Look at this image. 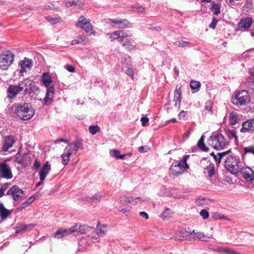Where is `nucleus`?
<instances>
[{
  "label": "nucleus",
  "instance_id": "f257e3e1",
  "mask_svg": "<svg viewBox=\"0 0 254 254\" xmlns=\"http://www.w3.org/2000/svg\"><path fill=\"white\" fill-rule=\"evenodd\" d=\"M11 112L24 121L30 120L35 115V110L31 104L26 102L14 104Z\"/></svg>",
  "mask_w": 254,
  "mask_h": 254
},
{
  "label": "nucleus",
  "instance_id": "f03ea898",
  "mask_svg": "<svg viewBox=\"0 0 254 254\" xmlns=\"http://www.w3.org/2000/svg\"><path fill=\"white\" fill-rule=\"evenodd\" d=\"M41 81L47 87L46 95L44 98V105H48L53 102V98L55 93V88L51 76L48 72L43 73Z\"/></svg>",
  "mask_w": 254,
  "mask_h": 254
},
{
  "label": "nucleus",
  "instance_id": "7ed1b4c3",
  "mask_svg": "<svg viewBox=\"0 0 254 254\" xmlns=\"http://www.w3.org/2000/svg\"><path fill=\"white\" fill-rule=\"evenodd\" d=\"M78 149H83L82 142L81 140H77L73 143H69L61 156L62 163L64 165L67 164L71 155L75 154Z\"/></svg>",
  "mask_w": 254,
  "mask_h": 254
},
{
  "label": "nucleus",
  "instance_id": "20e7f679",
  "mask_svg": "<svg viewBox=\"0 0 254 254\" xmlns=\"http://www.w3.org/2000/svg\"><path fill=\"white\" fill-rule=\"evenodd\" d=\"M225 159L226 169L233 174H237L239 172L243 166L239 158L235 156H227Z\"/></svg>",
  "mask_w": 254,
  "mask_h": 254
},
{
  "label": "nucleus",
  "instance_id": "39448f33",
  "mask_svg": "<svg viewBox=\"0 0 254 254\" xmlns=\"http://www.w3.org/2000/svg\"><path fill=\"white\" fill-rule=\"evenodd\" d=\"M189 157V155H185L179 162L173 163L170 167V175L173 177L178 176L182 174L185 169L189 168V165L187 164Z\"/></svg>",
  "mask_w": 254,
  "mask_h": 254
},
{
  "label": "nucleus",
  "instance_id": "423d86ee",
  "mask_svg": "<svg viewBox=\"0 0 254 254\" xmlns=\"http://www.w3.org/2000/svg\"><path fill=\"white\" fill-rule=\"evenodd\" d=\"M250 99L251 97L248 92L245 90H242L232 97L231 102L234 105L240 107L247 105L250 101Z\"/></svg>",
  "mask_w": 254,
  "mask_h": 254
},
{
  "label": "nucleus",
  "instance_id": "0eeeda50",
  "mask_svg": "<svg viewBox=\"0 0 254 254\" xmlns=\"http://www.w3.org/2000/svg\"><path fill=\"white\" fill-rule=\"evenodd\" d=\"M208 143L213 148L218 150L224 148L227 144L224 136L219 133L212 134L208 139Z\"/></svg>",
  "mask_w": 254,
  "mask_h": 254
},
{
  "label": "nucleus",
  "instance_id": "6e6552de",
  "mask_svg": "<svg viewBox=\"0 0 254 254\" xmlns=\"http://www.w3.org/2000/svg\"><path fill=\"white\" fill-rule=\"evenodd\" d=\"M84 226L76 224L73 227L68 229L57 230L55 233L54 237L57 239H62L64 237L73 233L78 235V233H82V231L84 230Z\"/></svg>",
  "mask_w": 254,
  "mask_h": 254
},
{
  "label": "nucleus",
  "instance_id": "1a4fd4ad",
  "mask_svg": "<svg viewBox=\"0 0 254 254\" xmlns=\"http://www.w3.org/2000/svg\"><path fill=\"white\" fill-rule=\"evenodd\" d=\"M130 200L129 197L126 196H122L120 197L118 201V205L117 206L118 210L125 215L126 216H129L131 212V206L129 205Z\"/></svg>",
  "mask_w": 254,
  "mask_h": 254
},
{
  "label": "nucleus",
  "instance_id": "9d476101",
  "mask_svg": "<svg viewBox=\"0 0 254 254\" xmlns=\"http://www.w3.org/2000/svg\"><path fill=\"white\" fill-rule=\"evenodd\" d=\"M14 55L9 51H6L0 55V68L2 70L7 68L12 64Z\"/></svg>",
  "mask_w": 254,
  "mask_h": 254
},
{
  "label": "nucleus",
  "instance_id": "9b49d317",
  "mask_svg": "<svg viewBox=\"0 0 254 254\" xmlns=\"http://www.w3.org/2000/svg\"><path fill=\"white\" fill-rule=\"evenodd\" d=\"M12 177L10 167L5 162L0 163V178L9 180Z\"/></svg>",
  "mask_w": 254,
  "mask_h": 254
},
{
  "label": "nucleus",
  "instance_id": "f8f14e48",
  "mask_svg": "<svg viewBox=\"0 0 254 254\" xmlns=\"http://www.w3.org/2000/svg\"><path fill=\"white\" fill-rule=\"evenodd\" d=\"M7 194L10 195L14 200L17 201L24 196V193L18 186H13L8 190Z\"/></svg>",
  "mask_w": 254,
  "mask_h": 254
},
{
  "label": "nucleus",
  "instance_id": "ddd939ff",
  "mask_svg": "<svg viewBox=\"0 0 254 254\" xmlns=\"http://www.w3.org/2000/svg\"><path fill=\"white\" fill-rule=\"evenodd\" d=\"M21 90L24 92L25 94L31 93L34 91L35 87L34 83L28 79H25L21 81L18 84Z\"/></svg>",
  "mask_w": 254,
  "mask_h": 254
},
{
  "label": "nucleus",
  "instance_id": "4468645a",
  "mask_svg": "<svg viewBox=\"0 0 254 254\" xmlns=\"http://www.w3.org/2000/svg\"><path fill=\"white\" fill-rule=\"evenodd\" d=\"M107 23L116 28H125L130 27V24L127 22L126 19H109Z\"/></svg>",
  "mask_w": 254,
  "mask_h": 254
},
{
  "label": "nucleus",
  "instance_id": "2eb2a0df",
  "mask_svg": "<svg viewBox=\"0 0 254 254\" xmlns=\"http://www.w3.org/2000/svg\"><path fill=\"white\" fill-rule=\"evenodd\" d=\"M242 177L247 181L253 182L254 181V172L250 167L244 168L243 166L240 171Z\"/></svg>",
  "mask_w": 254,
  "mask_h": 254
},
{
  "label": "nucleus",
  "instance_id": "dca6fc26",
  "mask_svg": "<svg viewBox=\"0 0 254 254\" xmlns=\"http://www.w3.org/2000/svg\"><path fill=\"white\" fill-rule=\"evenodd\" d=\"M242 132H252L254 131V119L244 122L241 129Z\"/></svg>",
  "mask_w": 254,
  "mask_h": 254
},
{
  "label": "nucleus",
  "instance_id": "f3484780",
  "mask_svg": "<svg viewBox=\"0 0 254 254\" xmlns=\"http://www.w3.org/2000/svg\"><path fill=\"white\" fill-rule=\"evenodd\" d=\"M253 22V20L251 17L243 18L239 22L238 27L241 30H247L251 27Z\"/></svg>",
  "mask_w": 254,
  "mask_h": 254
},
{
  "label": "nucleus",
  "instance_id": "a211bd4d",
  "mask_svg": "<svg viewBox=\"0 0 254 254\" xmlns=\"http://www.w3.org/2000/svg\"><path fill=\"white\" fill-rule=\"evenodd\" d=\"M19 65L21 67L20 72L21 73L26 72L31 69L32 65V61L31 60L25 58L23 61L19 62Z\"/></svg>",
  "mask_w": 254,
  "mask_h": 254
},
{
  "label": "nucleus",
  "instance_id": "6ab92c4d",
  "mask_svg": "<svg viewBox=\"0 0 254 254\" xmlns=\"http://www.w3.org/2000/svg\"><path fill=\"white\" fill-rule=\"evenodd\" d=\"M182 100V91L181 87L177 86L176 89L174 91V100L175 101L174 105L178 108V109L180 108V104Z\"/></svg>",
  "mask_w": 254,
  "mask_h": 254
},
{
  "label": "nucleus",
  "instance_id": "aec40b11",
  "mask_svg": "<svg viewBox=\"0 0 254 254\" xmlns=\"http://www.w3.org/2000/svg\"><path fill=\"white\" fill-rule=\"evenodd\" d=\"M51 169V165L47 161L39 172L40 180L43 182Z\"/></svg>",
  "mask_w": 254,
  "mask_h": 254
},
{
  "label": "nucleus",
  "instance_id": "412c9836",
  "mask_svg": "<svg viewBox=\"0 0 254 254\" xmlns=\"http://www.w3.org/2000/svg\"><path fill=\"white\" fill-rule=\"evenodd\" d=\"M119 42L122 43V46L128 51L133 50L135 47L134 41L131 39H121Z\"/></svg>",
  "mask_w": 254,
  "mask_h": 254
},
{
  "label": "nucleus",
  "instance_id": "4be33fe9",
  "mask_svg": "<svg viewBox=\"0 0 254 254\" xmlns=\"http://www.w3.org/2000/svg\"><path fill=\"white\" fill-rule=\"evenodd\" d=\"M21 91L18 85H10L7 88L8 97L13 98Z\"/></svg>",
  "mask_w": 254,
  "mask_h": 254
},
{
  "label": "nucleus",
  "instance_id": "5701e85b",
  "mask_svg": "<svg viewBox=\"0 0 254 254\" xmlns=\"http://www.w3.org/2000/svg\"><path fill=\"white\" fill-rule=\"evenodd\" d=\"M35 225L33 224H21L15 228L16 233H24L31 230Z\"/></svg>",
  "mask_w": 254,
  "mask_h": 254
},
{
  "label": "nucleus",
  "instance_id": "b1692460",
  "mask_svg": "<svg viewBox=\"0 0 254 254\" xmlns=\"http://www.w3.org/2000/svg\"><path fill=\"white\" fill-rule=\"evenodd\" d=\"M215 248H223V249H227L230 250V254H240L238 252H236L235 251L228 248L227 247H224L222 246H219L217 245H214V244H210L208 246V248L212 251L217 253L218 254H226V253L224 252H221L219 251H217L216 250H214L213 249H215Z\"/></svg>",
  "mask_w": 254,
  "mask_h": 254
},
{
  "label": "nucleus",
  "instance_id": "393cba45",
  "mask_svg": "<svg viewBox=\"0 0 254 254\" xmlns=\"http://www.w3.org/2000/svg\"><path fill=\"white\" fill-rule=\"evenodd\" d=\"M14 142V139L12 136H7L4 139V142L3 145L2 151L3 152L7 151L8 149L11 147Z\"/></svg>",
  "mask_w": 254,
  "mask_h": 254
},
{
  "label": "nucleus",
  "instance_id": "a878e982",
  "mask_svg": "<svg viewBox=\"0 0 254 254\" xmlns=\"http://www.w3.org/2000/svg\"><path fill=\"white\" fill-rule=\"evenodd\" d=\"M231 150H228L226 151L218 153L216 155L214 153L212 152L211 155L212 156L217 163L220 164L221 160L224 158V157L230 152Z\"/></svg>",
  "mask_w": 254,
  "mask_h": 254
},
{
  "label": "nucleus",
  "instance_id": "bb28decb",
  "mask_svg": "<svg viewBox=\"0 0 254 254\" xmlns=\"http://www.w3.org/2000/svg\"><path fill=\"white\" fill-rule=\"evenodd\" d=\"M11 213V211L6 209L2 203H0V216L2 219H5Z\"/></svg>",
  "mask_w": 254,
  "mask_h": 254
},
{
  "label": "nucleus",
  "instance_id": "cd10ccee",
  "mask_svg": "<svg viewBox=\"0 0 254 254\" xmlns=\"http://www.w3.org/2000/svg\"><path fill=\"white\" fill-rule=\"evenodd\" d=\"M90 22L88 19L86 18L83 16H81L78 18V21L76 24V26L79 28L83 29L86 25Z\"/></svg>",
  "mask_w": 254,
  "mask_h": 254
},
{
  "label": "nucleus",
  "instance_id": "c85d7f7f",
  "mask_svg": "<svg viewBox=\"0 0 254 254\" xmlns=\"http://www.w3.org/2000/svg\"><path fill=\"white\" fill-rule=\"evenodd\" d=\"M129 198L130 200V203H131L133 204L140 203L143 202L144 201L148 200V198L146 197L145 196L136 197H129Z\"/></svg>",
  "mask_w": 254,
  "mask_h": 254
},
{
  "label": "nucleus",
  "instance_id": "c756f323",
  "mask_svg": "<svg viewBox=\"0 0 254 254\" xmlns=\"http://www.w3.org/2000/svg\"><path fill=\"white\" fill-rule=\"evenodd\" d=\"M36 197L34 195H32L29 197L27 200L23 202L20 205V207L17 208L19 210L25 208L26 207L29 206L35 199Z\"/></svg>",
  "mask_w": 254,
  "mask_h": 254
},
{
  "label": "nucleus",
  "instance_id": "7c9ffc66",
  "mask_svg": "<svg viewBox=\"0 0 254 254\" xmlns=\"http://www.w3.org/2000/svg\"><path fill=\"white\" fill-rule=\"evenodd\" d=\"M87 38L84 35H80L77 37L76 39L73 40L71 41V44L72 45L82 44L83 45L86 43Z\"/></svg>",
  "mask_w": 254,
  "mask_h": 254
},
{
  "label": "nucleus",
  "instance_id": "2f4dec72",
  "mask_svg": "<svg viewBox=\"0 0 254 254\" xmlns=\"http://www.w3.org/2000/svg\"><path fill=\"white\" fill-rule=\"evenodd\" d=\"M46 19L49 21L51 24H55L61 22L62 20L61 17L58 15H56L54 16H47Z\"/></svg>",
  "mask_w": 254,
  "mask_h": 254
},
{
  "label": "nucleus",
  "instance_id": "473e14b6",
  "mask_svg": "<svg viewBox=\"0 0 254 254\" xmlns=\"http://www.w3.org/2000/svg\"><path fill=\"white\" fill-rule=\"evenodd\" d=\"M192 234H193V235L199 240L204 241H208L209 239L210 238V237L207 235H205L201 232L195 233L194 231H193L191 233V235Z\"/></svg>",
  "mask_w": 254,
  "mask_h": 254
},
{
  "label": "nucleus",
  "instance_id": "72a5a7b5",
  "mask_svg": "<svg viewBox=\"0 0 254 254\" xmlns=\"http://www.w3.org/2000/svg\"><path fill=\"white\" fill-rule=\"evenodd\" d=\"M173 212L170 209L166 208L165 210L160 215V217L164 220H167L173 214Z\"/></svg>",
  "mask_w": 254,
  "mask_h": 254
},
{
  "label": "nucleus",
  "instance_id": "f704fd0d",
  "mask_svg": "<svg viewBox=\"0 0 254 254\" xmlns=\"http://www.w3.org/2000/svg\"><path fill=\"white\" fill-rule=\"evenodd\" d=\"M96 230L95 233L99 237L103 236L106 231V227L104 225H98Z\"/></svg>",
  "mask_w": 254,
  "mask_h": 254
},
{
  "label": "nucleus",
  "instance_id": "c9c22d12",
  "mask_svg": "<svg viewBox=\"0 0 254 254\" xmlns=\"http://www.w3.org/2000/svg\"><path fill=\"white\" fill-rule=\"evenodd\" d=\"M229 122L231 125H235L239 121L236 114L232 112L229 115Z\"/></svg>",
  "mask_w": 254,
  "mask_h": 254
},
{
  "label": "nucleus",
  "instance_id": "e433bc0d",
  "mask_svg": "<svg viewBox=\"0 0 254 254\" xmlns=\"http://www.w3.org/2000/svg\"><path fill=\"white\" fill-rule=\"evenodd\" d=\"M205 170L207 171L208 175L210 177H211L215 174V166L213 164L209 163V165L206 167Z\"/></svg>",
  "mask_w": 254,
  "mask_h": 254
},
{
  "label": "nucleus",
  "instance_id": "4c0bfd02",
  "mask_svg": "<svg viewBox=\"0 0 254 254\" xmlns=\"http://www.w3.org/2000/svg\"><path fill=\"white\" fill-rule=\"evenodd\" d=\"M204 137L202 135L198 142V147L203 151H207L208 148L206 147L204 143Z\"/></svg>",
  "mask_w": 254,
  "mask_h": 254
},
{
  "label": "nucleus",
  "instance_id": "58836bf2",
  "mask_svg": "<svg viewBox=\"0 0 254 254\" xmlns=\"http://www.w3.org/2000/svg\"><path fill=\"white\" fill-rule=\"evenodd\" d=\"M243 149L245 154H250L254 156V144L245 147Z\"/></svg>",
  "mask_w": 254,
  "mask_h": 254
},
{
  "label": "nucleus",
  "instance_id": "ea45409f",
  "mask_svg": "<svg viewBox=\"0 0 254 254\" xmlns=\"http://www.w3.org/2000/svg\"><path fill=\"white\" fill-rule=\"evenodd\" d=\"M122 63L125 66L130 65V58L127 55H125L122 58Z\"/></svg>",
  "mask_w": 254,
  "mask_h": 254
},
{
  "label": "nucleus",
  "instance_id": "a19ab883",
  "mask_svg": "<svg viewBox=\"0 0 254 254\" xmlns=\"http://www.w3.org/2000/svg\"><path fill=\"white\" fill-rule=\"evenodd\" d=\"M122 34V30H118L112 33L108 34V35L110 36V37L113 40L118 39L119 38H121V36H123Z\"/></svg>",
  "mask_w": 254,
  "mask_h": 254
},
{
  "label": "nucleus",
  "instance_id": "79ce46f5",
  "mask_svg": "<svg viewBox=\"0 0 254 254\" xmlns=\"http://www.w3.org/2000/svg\"><path fill=\"white\" fill-rule=\"evenodd\" d=\"M220 6L213 2L212 4L210 9L214 15H217L220 13Z\"/></svg>",
  "mask_w": 254,
  "mask_h": 254
},
{
  "label": "nucleus",
  "instance_id": "37998d69",
  "mask_svg": "<svg viewBox=\"0 0 254 254\" xmlns=\"http://www.w3.org/2000/svg\"><path fill=\"white\" fill-rule=\"evenodd\" d=\"M82 29L85 30L86 32H89L91 31V34L94 36L96 34L95 31H94L93 29V26L92 25L90 22L88 23H87L86 25V26L84 28H83Z\"/></svg>",
  "mask_w": 254,
  "mask_h": 254
},
{
  "label": "nucleus",
  "instance_id": "c03bdc74",
  "mask_svg": "<svg viewBox=\"0 0 254 254\" xmlns=\"http://www.w3.org/2000/svg\"><path fill=\"white\" fill-rule=\"evenodd\" d=\"M200 86V83L196 81L192 80L190 82V87L193 90L198 91Z\"/></svg>",
  "mask_w": 254,
  "mask_h": 254
},
{
  "label": "nucleus",
  "instance_id": "a18cd8bd",
  "mask_svg": "<svg viewBox=\"0 0 254 254\" xmlns=\"http://www.w3.org/2000/svg\"><path fill=\"white\" fill-rule=\"evenodd\" d=\"M99 130H100V128L97 125L91 126L89 127V131L90 133L92 134H96Z\"/></svg>",
  "mask_w": 254,
  "mask_h": 254
},
{
  "label": "nucleus",
  "instance_id": "49530a36",
  "mask_svg": "<svg viewBox=\"0 0 254 254\" xmlns=\"http://www.w3.org/2000/svg\"><path fill=\"white\" fill-rule=\"evenodd\" d=\"M78 0L76 1L73 0H69L66 2V5L67 6H71L72 5H78L79 6H82L84 4L83 3L80 2V3H78Z\"/></svg>",
  "mask_w": 254,
  "mask_h": 254
},
{
  "label": "nucleus",
  "instance_id": "de8ad7c7",
  "mask_svg": "<svg viewBox=\"0 0 254 254\" xmlns=\"http://www.w3.org/2000/svg\"><path fill=\"white\" fill-rule=\"evenodd\" d=\"M208 200L205 198H199L196 201L197 205L203 206L207 204Z\"/></svg>",
  "mask_w": 254,
  "mask_h": 254
},
{
  "label": "nucleus",
  "instance_id": "09e8293b",
  "mask_svg": "<svg viewBox=\"0 0 254 254\" xmlns=\"http://www.w3.org/2000/svg\"><path fill=\"white\" fill-rule=\"evenodd\" d=\"M212 217L215 220H227V218H226L224 215L218 213H213L212 214Z\"/></svg>",
  "mask_w": 254,
  "mask_h": 254
},
{
  "label": "nucleus",
  "instance_id": "8fccbe9b",
  "mask_svg": "<svg viewBox=\"0 0 254 254\" xmlns=\"http://www.w3.org/2000/svg\"><path fill=\"white\" fill-rule=\"evenodd\" d=\"M190 43L188 42L181 41L179 42H177L174 43V44L179 47H184L186 46H188L189 45Z\"/></svg>",
  "mask_w": 254,
  "mask_h": 254
},
{
  "label": "nucleus",
  "instance_id": "3c124183",
  "mask_svg": "<svg viewBox=\"0 0 254 254\" xmlns=\"http://www.w3.org/2000/svg\"><path fill=\"white\" fill-rule=\"evenodd\" d=\"M200 215L203 219H206L209 217V212L205 209H202L200 212Z\"/></svg>",
  "mask_w": 254,
  "mask_h": 254
},
{
  "label": "nucleus",
  "instance_id": "603ef678",
  "mask_svg": "<svg viewBox=\"0 0 254 254\" xmlns=\"http://www.w3.org/2000/svg\"><path fill=\"white\" fill-rule=\"evenodd\" d=\"M111 152L112 153V155H113L117 159H119V156H120V151L118 150L113 149L111 151Z\"/></svg>",
  "mask_w": 254,
  "mask_h": 254
},
{
  "label": "nucleus",
  "instance_id": "864d4df0",
  "mask_svg": "<svg viewBox=\"0 0 254 254\" xmlns=\"http://www.w3.org/2000/svg\"><path fill=\"white\" fill-rule=\"evenodd\" d=\"M102 194L100 193H98L94 195L92 197V199L94 201L95 200H97L98 201H100L102 198Z\"/></svg>",
  "mask_w": 254,
  "mask_h": 254
},
{
  "label": "nucleus",
  "instance_id": "5fc2aeb1",
  "mask_svg": "<svg viewBox=\"0 0 254 254\" xmlns=\"http://www.w3.org/2000/svg\"><path fill=\"white\" fill-rule=\"evenodd\" d=\"M214 250H216L217 251L221 252H224L226 253V254H230V250L227 249H223V248H215V249H213Z\"/></svg>",
  "mask_w": 254,
  "mask_h": 254
},
{
  "label": "nucleus",
  "instance_id": "6e6d98bb",
  "mask_svg": "<svg viewBox=\"0 0 254 254\" xmlns=\"http://www.w3.org/2000/svg\"><path fill=\"white\" fill-rule=\"evenodd\" d=\"M141 125L143 127L146 126V124L149 122V119L147 117H142L141 118Z\"/></svg>",
  "mask_w": 254,
  "mask_h": 254
},
{
  "label": "nucleus",
  "instance_id": "4d7b16f0",
  "mask_svg": "<svg viewBox=\"0 0 254 254\" xmlns=\"http://www.w3.org/2000/svg\"><path fill=\"white\" fill-rule=\"evenodd\" d=\"M229 136L230 138L234 137L235 139V141L237 140L238 139V137L236 135V133L235 130L230 131L229 132Z\"/></svg>",
  "mask_w": 254,
  "mask_h": 254
},
{
  "label": "nucleus",
  "instance_id": "13d9d810",
  "mask_svg": "<svg viewBox=\"0 0 254 254\" xmlns=\"http://www.w3.org/2000/svg\"><path fill=\"white\" fill-rule=\"evenodd\" d=\"M217 22H218V20L215 17H214L212 19L211 23H210V24L209 25V27L210 28L214 29L216 27Z\"/></svg>",
  "mask_w": 254,
  "mask_h": 254
},
{
  "label": "nucleus",
  "instance_id": "bf43d9fd",
  "mask_svg": "<svg viewBox=\"0 0 254 254\" xmlns=\"http://www.w3.org/2000/svg\"><path fill=\"white\" fill-rule=\"evenodd\" d=\"M126 73L129 76L131 77L132 79H133L134 72L131 68H127L126 71Z\"/></svg>",
  "mask_w": 254,
  "mask_h": 254
},
{
  "label": "nucleus",
  "instance_id": "052dcab7",
  "mask_svg": "<svg viewBox=\"0 0 254 254\" xmlns=\"http://www.w3.org/2000/svg\"><path fill=\"white\" fill-rule=\"evenodd\" d=\"M65 68L67 71L70 72H73L75 71L74 67L71 65H66L65 66Z\"/></svg>",
  "mask_w": 254,
  "mask_h": 254
},
{
  "label": "nucleus",
  "instance_id": "680f3d73",
  "mask_svg": "<svg viewBox=\"0 0 254 254\" xmlns=\"http://www.w3.org/2000/svg\"><path fill=\"white\" fill-rule=\"evenodd\" d=\"M212 103L211 102H207L206 103V105H205V109L209 111H211L212 110Z\"/></svg>",
  "mask_w": 254,
  "mask_h": 254
},
{
  "label": "nucleus",
  "instance_id": "e2e57ef3",
  "mask_svg": "<svg viewBox=\"0 0 254 254\" xmlns=\"http://www.w3.org/2000/svg\"><path fill=\"white\" fill-rule=\"evenodd\" d=\"M90 239L93 243H96L99 241V237H97L96 235L90 236Z\"/></svg>",
  "mask_w": 254,
  "mask_h": 254
},
{
  "label": "nucleus",
  "instance_id": "0e129e2a",
  "mask_svg": "<svg viewBox=\"0 0 254 254\" xmlns=\"http://www.w3.org/2000/svg\"><path fill=\"white\" fill-rule=\"evenodd\" d=\"M137 11L139 13H144L145 11L146 8L142 6L136 7Z\"/></svg>",
  "mask_w": 254,
  "mask_h": 254
},
{
  "label": "nucleus",
  "instance_id": "69168bd1",
  "mask_svg": "<svg viewBox=\"0 0 254 254\" xmlns=\"http://www.w3.org/2000/svg\"><path fill=\"white\" fill-rule=\"evenodd\" d=\"M139 215L141 217L144 218L146 219H148L149 218L148 214L144 211L140 212L139 213Z\"/></svg>",
  "mask_w": 254,
  "mask_h": 254
},
{
  "label": "nucleus",
  "instance_id": "338daca9",
  "mask_svg": "<svg viewBox=\"0 0 254 254\" xmlns=\"http://www.w3.org/2000/svg\"><path fill=\"white\" fill-rule=\"evenodd\" d=\"M45 7L46 9H53L55 8L54 5L50 2L45 4Z\"/></svg>",
  "mask_w": 254,
  "mask_h": 254
},
{
  "label": "nucleus",
  "instance_id": "774afa93",
  "mask_svg": "<svg viewBox=\"0 0 254 254\" xmlns=\"http://www.w3.org/2000/svg\"><path fill=\"white\" fill-rule=\"evenodd\" d=\"M186 112L184 111H182L179 114V117L180 119L183 118L185 119V117L186 116Z\"/></svg>",
  "mask_w": 254,
  "mask_h": 254
}]
</instances>
